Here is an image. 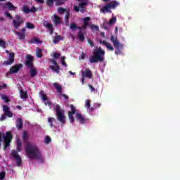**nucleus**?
Wrapping results in <instances>:
<instances>
[{
	"instance_id": "obj_55",
	"label": "nucleus",
	"mask_w": 180,
	"mask_h": 180,
	"mask_svg": "<svg viewBox=\"0 0 180 180\" xmlns=\"http://www.w3.org/2000/svg\"><path fill=\"white\" fill-rule=\"evenodd\" d=\"M89 88L91 90V92H95V87H94L92 85L89 84Z\"/></svg>"
},
{
	"instance_id": "obj_13",
	"label": "nucleus",
	"mask_w": 180,
	"mask_h": 180,
	"mask_svg": "<svg viewBox=\"0 0 180 180\" xmlns=\"http://www.w3.org/2000/svg\"><path fill=\"white\" fill-rule=\"evenodd\" d=\"M82 77H84V78H88L89 79H91L92 78V71H91V69L87 68L85 71L82 70Z\"/></svg>"
},
{
	"instance_id": "obj_21",
	"label": "nucleus",
	"mask_w": 180,
	"mask_h": 180,
	"mask_svg": "<svg viewBox=\"0 0 180 180\" xmlns=\"http://www.w3.org/2000/svg\"><path fill=\"white\" fill-rule=\"evenodd\" d=\"M119 5H120V4L116 1H110V3L108 4L110 9H116V6H119Z\"/></svg>"
},
{
	"instance_id": "obj_38",
	"label": "nucleus",
	"mask_w": 180,
	"mask_h": 180,
	"mask_svg": "<svg viewBox=\"0 0 180 180\" xmlns=\"http://www.w3.org/2000/svg\"><path fill=\"white\" fill-rule=\"evenodd\" d=\"M74 115L71 112H68V117H69V120L70 122V123H74L75 119L74 118Z\"/></svg>"
},
{
	"instance_id": "obj_59",
	"label": "nucleus",
	"mask_w": 180,
	"mask_h": 180,
	"mask_svg": "<svg viewBox=\"0 0 180 180\" xmlns=\"http://www.w3.org/2000/svg\"><path fill=\"white\" fill-rule=\"evenodd\" d=\"M37 4H44V0H34Z\"/></svg>"
},
{
	"instance_id": "obj_6",
	"label": "nucleus",
	"mask_w": 180,
	"mask_h": 180,
	"mask_svg": "<svg viewBox=\"0 0 180 180\" xmlns=\"http://www.w3.org/2000/svg\"><path fill=\"white\" fill-rule=\"evenodd\" d=\"M22 68H23V65L22 63L13 65L11 68L10 71L6 74V77H9L11 74H16V72H19Z\"/></svg>"
},
{
	"instance_id": "obj_36",
	"label": "nucleus",
	"mask_w": 180,
	"mask_h": 180,
	"mask_svg": "<svg viewBox=\"0 0 180 180\" xmlns=\"http://www.w3.org/2000/svg\"><path fill=\"white\" fill-rule=\"evenodd\" d=\"M66 11H67L66 8H64L63 7L58 8V12L60 15H64V13H65Z\"/></svg>"
},
{
	"instance_id": "obj_56",
	"label": "nucleus",
	"mask_w": 180,
	"mask_h": 180,
	"mask_svg": "<svg viewBox=\"0 0 180 180\" xmlns=\"http://www.w3.org/2000/svg\"><path fill=\"white\" fill-rule=\"evenodd\" d=\"M91 29H96V30H99V27H98L97 25H91L90 26Z\"/></svg>"
},
{
	"instance_id": "obj_17",
	"label": "nucleus",
	"mask_w": 180,
	"mask_h": 180,
	"mask_svg": "<svg viewBox=\"0 0 180 180\" xmlns=\"http://www.w3.org/2000/svg\"><path fill=\"white\" fill-rule=\"evenodd\" d=\"M100 12H102V13H106V12L108 13H112V10H110L109 4H107L100 9Z\"/></svg>"
},
{
	"instance_id": "obj_19",
	"label": "nucleus",
	"mask_w": 180,
	"mask_h": 180,
	"mask_svg": "<svg viewBox=\"0 0 180 180\" xmlns=\"http://www.w3.org/2000/svg\"><path fill=\"white\" fill-rule=\"evenodd\" d=\"M76 119L79 120V123L84 124L85 123V117L82 116V114L77 113L76 114Z\"/></svg>"
},
{
	"instance_id": "obj_41",
	"label": "nucleus",
	"mask_w": 180,
	"mask_h": 180,
	"mask_svg": "<svg viewBox=\"0 0 180 180\" xmlns=\"http://www.w3.org/2000/svg\"><path fill=\"white\" fill-rule=\"evenodd\" d=\"M0 47H2V49H6V42L2 39H0Z\"/></svg>"
},
{
	"instance_id": "obj_46",
	"label": "nucleus",
	"mask_w": 180,
	"mask_h": 180,
	"mask_svg": "<svg viewBox=\"0 0 180 180\" xmlns=\"http://www.w3.org/2000/svg\"><path fill=\"white\" fill-rule=\"evenodd\" d=\"M6 174L5 172H0V180L5 179Z\"/></svg>"
},
{
	"instance_id": "obj_16",
	"label": "nucleus",
	"mask_w": 180,
	"mask_h": 180,
	"mask_svg": "<svg viewBox=\"0 0 180 180\" xmlns=\"http://www.w3.org/2000/svg\"><path fill=\"white\" fill-rule=\"evenodd\" d=\"M100 43H102V44H104V46H105L107 49L110 50V51H113L115 50V48H113V46H112V44H109L106 41H102V40H100Z\"/></svg>"
},
{
	"instance_id": "obj_40",
	"label": "nucleus",
	"mask_w": 180,
	"mask_h": 180,
	"mask_svg": "<svg viewBox=\"0 0 180 180\" xmlns=\"http://www.w3.org/2000/svg\"><path fill=\"white\" fill-rule=\"evenodd\" d=\"M26 27L27 29H30V30L34 29V24L28 22L26 23Z\"/></svg>"
},
{
	"instance_id": "obj_62",
	"label": "nucleus",
	"mask_w": 180,
	"mask_h": 180,
	"mask_svg": "<svg viewBox=\"0 0 180 180\" xmlns=\"http://www.w3.org/2000/svg\"><path fill=\"white\" fill-rule=\"evenodd\" d=\"M45 105L46 106H47V105L50 106L51 105V102H50V101H47L46 102H45Z\"/></svg>"
},
{
	"instance_id": "obj_64",
	"label": "nucleus",
	"mask_w": 180,
	"mask_h": 180,
	"mask_svg": "<svg viewBox=\"0 0 180 180\" xmlns=\"http://www.w3.org/2000/svg\"><path fill=\"white\" fill-rule=\"evenodd\" d=\"M21 33H23L24 34H26V29L22 28Z\"/></svg>"
},
{
	"instance_id": "obj_23",
	"label": "nucleus",
	"mask_w": 180,
	"mask_h": 180,
	"mask_svg": "<svg viewBox=\"0 0 180 180\" xmlns=\"http://www.w3.org/2000/svg\"><path fill=\"white\" fill-rule=\"evenodd\" d=\"M53 22L54 25H60L61 23V18L57 15H53Z\"/></svg>"
},
{
	"instance_id": "obj_12",
	"label": "nucleus",
	"mask_w": 180,
	"mask_h": 180,
	"mask_svg": "<svg viewBox=\"0 0 180 180\" xmlns=\"http://www.w3.org/2000/svg\"><path fill=\"white\" fill-rule=\"evenodd\" d=\"M3 112H4V115L7 116V117H13V113L11 112V108L6 105H3Z\"/></svg>"
},
{
	"instance_id": "obj_11",
	"label": "nucleus",
	"mask_w": 180,
	"mask_h": 180,
	"mask_svg": "<svg viewBox=\"0 0 180 180\" xmlns=\"http://www.w3.org/2000/svg\"><path fill=\"white\" fill-rule=\"evenodd\" d=\"M15 63V53H11L8 59L4 62V65H11Z\"/></svg>"
},
{
	"instance_id": "obj_30",
	"label": "nucleus",
	"mask_w": 180,
	"mask_h": 180,
	"mask_svg": "<svg viewBox=\"0 0 180 180\" xmlns=\"http://www.w3.org/2000/svg\"><path fill=\"white\" fill-rule=\"evenodd\" d=\"M20 96L21 99H27V92L22 91V89L20 90Z\"/></svg>"
},
{
	"instance_id": "obj_22",
	"label": "nucleus",
	"mask_w": 180,
	"mask_h": 180,
	"mask_svg": "<svg viewBox=\"0 0 180 180\" xmlns=\"http://www.w3.org/2000/svg\"><path fill=\"white\" fill-rule=\"evenodd\" d=\"M70 29H72V30H75L77 29H78V30H79V32H82V30H84V28L82 27H78L77 26V24H75V22H72L70 24Z\"/></svg>"
},
{
	"instance_id": "obj_14",
	"label": "nucleus",
	"mask_w": 180,
	"mask_h": 180,
	"mask_svg": "<svg viewBox=\"0 0 180 180\" xmlns=\"http://www.w3.org/2000/svg\"><path fill=\"white\" fill-rule=\"evenodd\" d=\"M44 27L48 29L50 34H53V33H54V28L53 27V24L45 21L44 22Z\"/></svg>"
},
{
	"instance_id": "obj_2",
	"label": "nucleus",
	"mask_w": 180,
	"mask_h": 180,
	"mask_svg": "<svg viewBox=\"0 0 180 180\" xmlns=\"http://www.w3.org/2000/svg\"><path fill=\"white\" fill-rule=\"evenodd\" d=\"M94 56L89 58V63L91 64H96V63H103L105 61V51L98 48L93 52Z\"/></svg>"
},
{
	"instance_id": "obj_63",
	"label": "nucleus",
	"mask_w": 180,
	"mask_h": 180,
	"mask_svg": "<svg viewBox=\"0 0 180 180\" xmlns=\"http://www.w3.org/2000/svg\"><path fill=\"white\" fill-rule=\"evenodd\" d=\"M4 134H2L1 132H0V143H2L3 140H4V138H2V135Z\"/></svg>"
},
{
	"instance_id": "obj_9",
	"label": "nucleus",
	"mask_w": 180,
	"mask_h": 180,
	"mask_svg": "<svg viewBox=\"0 0 180 180\" xmlns=\"http://www.w3.org/2000/svg\"><path fill=\"white\" fill-rule=\"evenodd\" d=\"M53 86L56 88L58 94H60V95L63 96V98H65V99H66V101H68V99H69L68 96H67V94H63V86H61V85H60L57 82H55V83H53Z\"/></svg>"
},
{
	"instance_id": "obj_39",
	"label": "nucleus",
	"mask_w": 180,
	"mask_h": 180,
	"mask_svg": "<svg viewBox=\"0 0 180 180\" xmlns=\"http://www.w3.org/2000/svg\"><path fill=\"white\" fill-rule=\"evenodd\" d=\"M70 110L71 111L68 112L69 113L75 115V112H77V109L75 108V106H74V105H72V104L70 105Z\"/></svg>"
},
{
	"instance_id": "obj_51",
	"label": "nucleus",
	"mask_w": 180,
	"mask_h": 180,
	"mask_svg": "<svg viewBox=\"0 0 180 180\" xmlns=\"http://www.w3.org/2000/svg\"><path fill=\"white\" fill-rule=\"evenodd\" d=\"M30 12H32V13H34L37 12L38 9H37L36 7L32 6V7L31 8V9H30Z\"/></svg>"
},
{
	"instance_id": "obj_3",
	"label": "nucleus",
	"mask_w": 180,
	"mask_h": 180,
	"mask_svg": "<svg viewBox=\"0 0 180 180\" xmlns=\"http://www.w3.org/2000/svg\"><path fill=\"white\" fill-rule=\"evenodd\" d=\"M54 110L56 111V120L62 126H64L66 122L65 119H67V117H65V110L61 108V106L58 104L55 105Z\"/></svg>"
},
{
	"instance_id": "obj_31",
	"label": "nucleus",
	"mask_w": 180,
	"mask_h": 180,
	"mask_svg": "<svg viewBox=\"0 0 180 180\" xmlns=\"http://www.w3.org/2000/svg\"><path fill=\"white\" fill-rule=\"evenodd\" d=\"M42 50L40 48H37L36 49V56L38 58H41V57H43V54L41 53H42Z\"/></svg>"
},
{
	"instance_id": "obj_15",
	"label": "nucleus",
	"mask_w": 180,
	"mask_h": 180,
	"mask_svg": "<svg viewBox=\"0 0 180 180\" xmlns=\"http://www.w3.org/2000/svg\"><path fill=\"white\" fill-rule=\"evenodd\" d=\"M15 126L18 130H21V129H23V120H22V118H18L16 120Z\"/></svg>"
},
{
	"instance_id": "obj_61",
	"label": "nucleus",
	"mask_w": 180,
	"mask_h": 180,
	"mask_svg": "<svg viewBox=\"0 0 180 180\" xmlns=\"http://www.w3.org/2000/svg\"><path fill=\"white\" fill-rule=\"evenodd\" d=\"M6 84H4L2 86L0 85V89H5L6 88Z\"/></svg>"
},
{
	"instance_id": "obj_10",
	"label": "nucleus",
	"mask_w": 180,
	"mask_h": 180,
	"mask_svg": "<svg viewBox=\"0 0 180 180\" xmlns=\"http://www.w3.org/2000/svg\"><path fill=\"white\" fill-rule=\"evenodd\" d=\"M34 58L32 55H27L25 57V64L28 68H32Z\"/></svg>"
},
{
	"instance_id": "obj_43",
	"label": "nucleus",
	"mask_w": 180,
	"mask_h": 180,
	"mask_svg": "<svg viewBox=\"0 0 180 180\" xmlns=\"http://www.w3.org/2000/svg\"><path fill=\"white\" fill-rule=\"evenodd\" d=\"M65 13V20H66V22H68V19H70V15L69 10H66Z\"/></svg>"
},
{
	"instance_id": "obj_29",
	"label": "nucleus",
	"mask_w": 180,
	"mask_h": 180,
	"mask_svg": "<svg viewBox=\"0 0 180 180\" xmlns=\"http://www.w3.org/2000/svg\"><path fill=\"white\" fill-rule=\"evenodd\" d=\"M77 37L80 41H84V40H85V35H84V32L82 31H79L77 33Z\"/></svg>"
},
{
	"instance_id": "obj_49",
	"label": "nucleus",
	"mask_w": 180,
	"mask_h": 180,
	"mask_svg": "<svg viewBox=\"0 0 180 180\" xmlns=\"http://www.w3.org/2000/svg\"><path fill=\"white\" fill-rule=\"evenodd\" d=\"M4 15L5 16H7V18H9L11 20L13 19V17L12 16V15H11V13L9 12H6Z\"/></svg>"
},
{
	"instance_id": "obj_53",
	"label": "nucleus",
	"mask_w": 180,
	"mask_h": 180,
	"mask_svg": "<svg viewBox=\"0 0 180 180\" xmlns=\"http://www.w3.org/2000/svg\"><path fill=\"white\" fill-rule=\"evenodd\" d=\"M60 56H61V53H53V58H60Z\"/></svg>"
},
{
	"instance_id": "obj_32",
	"label": "nucleus",
	"mask_w": 180,
	"mask_h": 180,
	"mask_svg": "<svg viewBox=\"0 0 180 180\" xmlns=\"http://www.w3.org/2000/svg\"><path fill=\"white\" fill-rule=\"evenodd\" d=\"M30 68V76L32 77V78H34V77H36V75H37V70L34 68Z\"/></svg>"
},
{
	"instance_id": "obj_52",
	"label": "nucleus",
	"mask_w": 180,
	"mask_h": 180,
	"mask_svg": "<svg viewBox=\"0 0 180 180\" xmlns=\"http://www.w3.org/2000/svg\"><path fill=\"white\" fill-rule=\"evenodd\" d=\"M87 41H88L89 46H90V47H94V46H95V45L94 44V41H92V40L88 39H87Z\"/></svg>"
},
{
	"instance_id": "obj_5",
	"label": "nucleus",
	"mask_w": 180,
	"mask_h": 180,
	"mask_svg": "<svg viewBox=\"0 0 180 180\" xmlns=\"http://www.w3.org/2000/svg\"><path fill=\"white\" fill-rule=\"evenodd\" d=\"M3 139L4 140V150H6V148L11 146V141H12V139H13V136L11 131H7L6 135L3 136Z\"/></svg>"
},
{
	"instance_id": "obj_7",
	"label": "nucleus",
	"mask_w": 180,
	"mask_h": 180,
	"mask_svg": "<svg viewBox=\"0 0 180 180\" xmlns=\"http://www.w3.org/2000/svg\"><path fill=\"white\" fill-rule=\"evenodd\" d=\"M10 154L11 157L15 158L17 167H20L22 165V158L18 154V151L12 150Z\"/></svg>"
},
{
	"instance_id": "obj_44",
	"label": "nucleus",
	"mask_w": 180,
	"mask_h": 180,
	"mask_svg": "<svg viewBox=\"0 0 180 180\" xmlns=\"http://www.w3.org/2000/svg\"><path fill=\"white\" fill-rule=\"evenodd\" d=\"M85 108H87V109H89V108H91V100L86 101Z\"/></svg>"
},
{
	"instance_id": "obj_24",
	"label": "nucleus",
	"mask_w": 180,
	"mask_h": 180,
	"mask_svg": "<svg viewBox=\"0 0 180 180\" xmlns=\"http://www.w3.org/2000/svg\"><path fill=\"white\" fill-rule=\"evenodd\" d=\"M16 34L18 36V40H22L25 41V39H26V34L22 33L20 32H17Z\"/></svg>"
},
{
	"instance_id": "obj_4",
	"label": "nucleus",
	"mask_w": 180,
	"mask_h": 180,
	"mask_svg": "<svg viewBox=\"0 0 180 180\" xmlns=\"http://www.w3.org/2000/svg\"><path fill=\"white\" fill-rule=\"evenodd\" d=\"M110 40L115 49V54H117V55L120 54V53H122L120 51V50L122 49H123V47H124V46L123 44H120L119 40H117V37H115L114 35H111Z\"/></svg>"
},
{
	"instance_id": "obj_27",
	"label": "nucleus",
	"mask_w": 180,
	"mask_h": 180,
	"mask_svg": "<svg viewBox=\"0 0 180 180\" xmlns=\"http://www.w3.org/2000/svg\"><path fill=\"white\" fill-rule=\"evenodd\" d=\"M8 11H15V9H18V7L13 6V4H12V3L11 2H8L6 4Z\"/></svg>"
},
{
	"instance_id": "obj_42",
	"label": "nucleus",
	"mask_w": 180,
	"mask_h": 180,
	"mask_svg": "<svg viewBox=\"0 0 180 180\" xmlns=\"http://www.w3.org/2000/svg\"><path fill=\"white\" fill-rule=\"evenodd\" d=\"M56 0H46V5L48 6H53L54 5V1Z\"/></svg>"
},
{
	"instance_id": "obj_47",
	"label": "nucleus",
	"mask_w": 180,
	"mask_h": 180,
	"mask_svg": "<svg viewBox=\"0 0 180 180\" xmlns=\"http://www.w3.org/2000/svg\"><path fill=\"white\" fill-rule=\"evenodd\" d=\"M1 99H3V101H6V103L8 102H11V100L9 99V98L6 96H3Z\"/></svg>"
},
{
	"instance_id": "obj_48",
	"label": "nucleus",
	"mask_w": 180,
	"mask_h": 180,
	"mask_svg": "<svg viewBox=\"0 0 180 180\" xmlns=\"http://www.w3.org/2000/svg\"><path fill=\"white\" fill-rule=\"evenodd\" d=\"M88 5V3L86 1H83L81 4H79V8H84V6Z\"/></svg>"
},
{
	"instance_id": "obj_34",
	"label": "nucleus",
	"mask_w": 180,
	"mask_h": 180,
	"mask_svg": "<svg viewBox=\"0 0 180 180\" xmlns=\"http://www.w3.org/2000/svg\"><path fill=\"white\" fill-rule=\"evenodd\" d=\"M29 139V134H27V131H24L22 134V141L24 143H26L27 140Z\"/></svg>"
},
{
	"instance_id": "obj_1",
	"label": "nucleus",
	"mask_w": 180,
	"mask_h": 180,
	"mask_svg": "<svg viewBox=\"0 0 180 180\" xmlns=\"http://www.w3.org/2000/svg\"><path fill=\"white\" fill-rule=\"evenodd\" d=\"M25 153L30 160H41L43 157L39 146L30 142L25 145Z\"/></svg>"
},
{
	"instance_id": "obj_35",
	"label": "nucleus",
	"mask_w": 180,
	"mask_h": 180,
	"mask_svg": "<svg viewBox=\"0 0 180 180\" xmlns=\"http://www.w3.org/2000/svg\"><path fill=\"white\" fill-rule=\"evenodd\" d=\"M56 122V118L54 117H49L48 123L49 124V127L53 128V123Z\"/></svg>"
},
{
	"instance_id": "obj_25",
	"label": "nucleus",
	"mask_w": 180,
	"mask_h": 180,
	"mask_svg": "<svg viewBox=\"0 0 180 180\" xmlns=\"http://www.w3.org/2000/svg\"><path fill=\"white\" fill-rule=\"evenodd\" d=\"M29 43H30V44H41V43L43 42L40 41V39H39L38 38H34L29 41Z\"/></svg>"
},
{
	"instance_id": "obj_8",
	"label": "nucleus",
	"mask_w": 180,
	"mask_h": 180,
	"mask_svg": "<svg viewBox=\"0 0 180 180\" xmlns=\"http://www.w3.org/2000/svg\"><path fill=\"white\" fill-rule=\"evenodd\" d=\"M50 63H52V64H53L55 66L50 65L49 70L54 71V72H56V74H60V65H58L57 61H56L54 59H50Z\"/></svg>"
},
{
	"instance_id": "obj_26",
	"label": "nucleus",
	"mask_w": 180,
	"mask_h": 180,
	"mask_svg": "<svg viewBox=\"0 0 180 180\" xmlns=\"http://www.w3.org/2000/svg\"><path fill=\"white\" fill-rule=\"evenodd\" d=\"M61 40H64V37H61L60 35L56 36L53 40V43L57 44L58 41H61Z\"/></svg>"
},
{
	"instance_id": "obj_54",
	"label": "nucleus",
	"mask_w": 180,
	"mask_h": 180,
	"mask_svg": "<svg viewBox=\"0 0 180 180\" xmlns=\"http://www.w3.org/2000/svg\"><path fill=\"white\" fill-rule=\"evenodd\" d=\"M41 99H42V101H47V96L46 95V94L44 93V94H42Z\"/></svg>"
},
{
	"instance_id": "obj_20",
	"label": "nucleus",
	"mask_w": 180,
	"mask_h": 180,
	"mask_svg": "<svg viewBox=\"0 0 180 180\" xmlns=\"http://www.w3.org/2000/svg\"><path fill=\"white\" fill-rule=\"evenodd\" d=\"M23 23V18H21L20 21H18L16 20H13V25L14 26V29H19V26Z\"/></svg>"
},
{
	"instance_id": "obj_33",
	"label": "nucleus",
	"mask_w": 180,
	"mask_h": 180,
	"mask_svg": "<svg viewBox=\"0 0 180 180\" xmlns=\"http://www.w3.org/2000/svg\"><path fill=\"white\" fill-rule=\"evenodd\" d=\"M16 144H17V151L20 153V151H22V141L18 139L16 141Z\"/></svg>"
},
{
	"instance_id": "obj_60",
	"label": "nucleus",
	"mask_w": 180,
	"mask_h": 180,
	"mask_svg": "<svg viewBox=\"0 0 180 180\" xmlns=\"http://www.w3.org/2000/svg\"><path fill=\"white\" fill-rule=\"evenodd\" d=\"M5 119H6V115L5 114L1 115V120H5Z\"/></svg>"
},
{
	"instance_id": "obj_28",
	"label": "nucleus",
	"mask_w": 180,
	"mask_h": 180,
	"mask_svg": "<svg viewBox=\"0 0 180 180\" xmlns=\"http://www.w3.org/2000/svg\"><path fill=\"white\" fill-rule=\"evenodd\" d=\"M22 12L24 13H30V8H29V6L27 5H23L22 8H21Z\"/></svg>"
},
{
	"instance_id": "obj_45",
	"label": "nucleus",
	"mask_w": 180,
	"mask_h": 180,
	"mask_svg": "<svg viewBox=\"0 0 180 180\" xmlns=\"http://www.w3.org/2000/svg\"><path fill=\"white\" fill-rule=\"evenodd\" d=\"M45 143L46 144H49V143H51V138H50L49 136H46Z\"/></svg>"
},
{
	"instance_id": "obj_37",
	"label": "nucleus",
	"mask_w": 180,
	"mask_h": 180,
	"mask_svg": "<svg viewBox=\"0 0 180 180\" xmlns=\"http://www.w3.org/2000/svg\"><path fill=\"white\" fill-rule=\"evenodd\" d=\"M117 18L115 16H112L111 18V19L110 20L108 24L110 25V26H112V25H115V23H116V21H117Z\"/></svg>"
},
{
	"instance_id": "obj_58",
	"label": "nucleus",
	"mask_w": 180,
	"mask_h": 180,
	"mask_svg": "<svg viewBox=\"0 0 180 180\" xmlns=\"http://www.w3.org/2000/svg\"><path fill=\"white\" fill-rule=\"evenodd\" d=\"M74 11L75 12H79V7L77 6H75L74 8H73Z\"/></svg>"
},
{
	"instance_id": "obj_57",
	"label": "nucleus",
	"mask_w": 180,
	"mask_h": 180,
	"mask_svg": "<svg viewBox=\"0 0 180 180\" xmlns=\"http://www.w3.org/2000/svg\"><path fill=\"white\" fill-rule=\"evenodd\" d=\"M15 20H17V22L22 20V18H20V15H15Z\"/></svg>"
},
{
	"instance_id": "obj_18",
	"label": "nucleus",
	"mask_w": 180,
	"mask_h": 180,
	"mask_svg": "<svg viewBox=\"0 0 180 180\" xmlns=\"http://www.w3.org/2000/svg\"><path fill=\"white\" fill-rule=\"evenodd\" d=\"M89 20H91L90 17H85L84 18H83L84 25L82 26V27L84 30H85V29L88 27V25H89Z\"/></svg>"
},
{
	"instance_id": "obj_50",
	"label": "nucleus",
	"mask_w": 180,
	"mask_h": 180,
	"mask_svg": "<svg viewBox=\"0 0 180 180\" xmlns=\"http://www.w3.org/2000/svg\"><path fill=\"white\" fill-rule=\"evenodd\" d=\"M61 64L64 67H67V63H65V57L62 58Z\"/></svg>"
}]
</instances>
